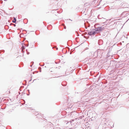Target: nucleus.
Returning a JSON list of instances; mask_svg holds the SVG:
<instances>
[{
  "label": "nucleus",
  "instance_id": "20e7f679",
  "mask_svg": "<svg viewBox=\"0 0 129 129\" xmlns=\"http://www.w3.org/2000/svg\"><path fill=\"white\" fill-rule=\"evenodd\" d=\"M22 51H23V49H24V48L23 46L22 47Z\"/></svg>",
  "mask_w": 129,
  "mask_h": 129
},
{
  "label": "nucleus",
  "instance_id": "f257e3e1",
  "mask_svg": "<svg viewBox=\"0 0 129 129\" xmlns=\"http://www.w3.org/2000/svg\"><path fill=\"white\" fill-rule=\"evenodd\" d=\"M104 29L103 27H99L97 28V29L95 30V31L96 33H99L101 31Z\"/></svg>",
  "mask_w": 129,
  "mask_h": 129
},
{
  "label": "nucleus",
  "instance_id": "f03ea898",
  "mask_svg": "<svg viewBox=\"0 0 129 129\" xmlns=\"http://www.w3.org/2000/svg\"><path fill=\"white\" fill-rule=\"evenodd\" d=\"M96 33L95 30L94 31V30H93L92 31L90 32L89 34L90 35H92L95 34Z\"/></svg>",
  "mask_w": 129,
  "mask_h": 129
},
{
  "label": "nucleus",
  "instance_id": "423d86ee",
  "mask_svg": "<svg viewBox=\"0 0 129 129\" xmlns=\"http://www.w3.org/2000/svg\"><path fill=\"white\" fill-rule=\"evenodd\" d=\"M14 26H15V24L14 25Z\"/></svg>",
  "mask_w": 129,
  "mask_h": 129
},
{
  "label": "nucleus",
  "instance_id": "7ed1b4c3",
  "mask_svg": "<svg viewBox=\"0 0 129 129\" xmlns=\"http://www.w3.org/2000/svg\"><path fill=\"white\" fill-rule=\"evenodd\" d=\"M16 19L15 18H14V19L13 20L12 22L13 23H15L16 21Z\"/></svg>",
  "mask_w": 129,
  "mask_h": 129
},
{
  "label": "nucleus",
  "instance_id": "39448f33",
  "mask_svg": "<svg viewBox=\"0 0 129 129\" xmlns=\"http://www.w3.org/2000/svg\"><path fill=\"white\" fill-rule=\"evenodd\" d=\"M64 29H66V26H64Z\"/></svg>",
  "mask_w": 129,
  "mask_h": 129
}]
</instances>
